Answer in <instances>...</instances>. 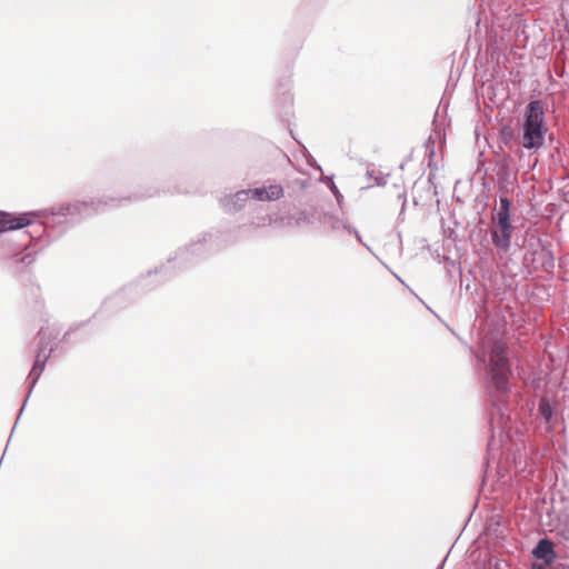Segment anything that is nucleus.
<instances>
[{
	"mask_svg": "<svg viewBox=\"0 0 569 569\" xmlns=\"http://www.w3.org/2000/svg\"><path fill=\"white\" fill-rule=\"evenodd\" d=\"M156 194H158V191L149 192V193H146V194H134L133 198H134V200H139V199H144V198L153 197Z\"/></svg>",
	"mask_w": 569,
	"mask_h": 569,
	"instance_id": "nucleus-19",
	"label": "nucleus"
},
{
	"mask_svg": "<svg viewBox=\"0 0 569 569\" xmlns=\"http://www.w3.org/2000/svg\"><path fill=\"white\" fill-rule=\"evenodd\" d=\"M42 373L41 368L38 369V366L36 368H31L29 376H28V393L27 399L31 395L37 381L39 380L40 376Z\"/></svg>",
	"mask_w": 569,
	"mask_h": 569,
	"instance_id": "nucleus-16",
	"label": "nucleus"
},
{
	"mask_svg": "<svg viewBox=\"0 0 569 569\" xmlns=\"http://www.w3.org/2000/svg\"><path fill=\"white\" fill-rule=\"evenodd\" d=\"M293 219L297 227H302L312 224L317 220H320V214L316 210H301L293 217Z\"/></svg>",
	"mask_w": 569,
	"mask_h": 569,
	"instance_id": "nucleus-12",
	"label": "nucleus"
},
{
	"mask_svg": "<svg viewBox=\"0 0 569 569\" xmlns=\"http://www.w3.org/2000/svg\"><path fill=\"white\" fill-rule=\"evenodd\" d=\"M130 198L118 199L111 197H102L100 199L92 200L91 202L81 201L74 203H66L54 206L49 209H43L40 211L21 213L19 216L0 211V234L6 231L19 230L21 228L30 226V216H39L44 218L43 224L37 226V228L42 231L44 228L49 226L52 227L56 223L67 221L68 217H87L93 212H103L107 209L120 207L123 201H127Z\"/></svg>",
	"mask_w": 569,
	"mask_h": 569,
	"instance_id": "nucleus-2",
	"label": "nucleus"
},
{
	"mask_svg": "<svg viewBox=\"0 0 569 569\" xmlns=\"http://www.w3.org/2000/svg\"><path fill=\"white\" fill-rule=\"evenodd\" d=\"M26 402H27V399L24 400L23 406L20 408V412H19V415H21V412L23 411V408H24V406H26Z\"/></svg>",
	"mask_w": 569,
	"mask_h": 569,
	"instance_id": "nucleus-26",
	"label": "nucleus"
},
{
	"mask_svg": "<svg viewBox=\"0 0 569 569\" xmlns=\"http://www.w3.org/2000/svg\"><path fill=\"white\" fill-rule=\"evenodd\" d=\"M513 227H495L491 230V241L500 250L507 252L511 246Z\"/></svg>",
	"mask_w": 569,
	"mask_h": 569,
	"instance_id": "nucleus-10",
	"label": "nucleus"
},
{
	"mask_svg": "<svg viewBox=\"0 0 569 569\" xmlns=\"http://www.w3.org/2000/svg\"><path fill=\"white\" fill-rule=\"evenodd\" d=\"M250 199L248 189L239 190L232 194L224 196L220 199L222 209L228 213H234L244 208Z\"/></svg>",
	"mask_w": 569,
	"mask_h": 569,
	"instance_id": "nucleus-6",
	"label": "nucleus"
},
{
	"mask_svg": "<svg viewBox=\"0 0 569 569\" xmlns=\"http://www.w3.org/2000/svg\"><path fill=\"white\" fill-rule=\"evenodd\" d=\"M460 283H461V287L462 286H466V289L468 290L469 289V284H467V282H463V279L460 280Z\"/></svg>",
	"mask_w": 569,
	"mask_h": 569,
	"instance_id": "nucleus-22",
	"label": "nucleus"
},
{
	"mask_svg": "<svg viewBox=\"0 0 569 569\" xmlns=\"http://www.w3.org/2000/svg\"><path fill=\"white\" fill-rule=\"evenodd\" d=\"M460 283H461V287L462 286H466V289L468 290L469 289V284H467V282H463V279L460 280Z\"/></svg>",
	"mask_w": 569,
	"mask_h": 569,
	"instance_id": "nucleus-21",
	"label": "nucleus"
},
{
	"mask_svg": "<svg viewBox=\"0 0 569 569\" xmlns=\"http://www.w3.org/2000/svg\"><path fill=\"white\" fill-rule=\"evenodd\" d=\"M536 254L538 259L541 261V268L546 272H552L555 268V258L550 250L542 248L540 251H537Z\"/></svg>",
	"mask_w": 569,
	"mask_h": 569,
	"instance_id": "nucleus-14",
	"label": "nucleus"
},
{
	"mask_svg": "<svg viewBox=\"0 0 569 569\" xmlns=\"http://www.w3.org/2000/svg\"><path fill=\"white\" fill-rule=\"evenodd\" d=\"M38 337H39V351L37 353V357H36L32 368H36L38 366V369L41 368V370L43 371V369L46 367V362H47L48 358L50 357V353L52 352L53 348L51 347L49 352L44 353V351L51 340V335H48L46 329L41 328L39 330Z\"/></svg>",
	"mask_w": 569,
	"mask_h": 569,
	"instance_id": "nucleus-11",
	"label": "nucleus"
},
{
	"mask_svg": "<svg viewBox=\"0 0 569 569\" xmlns=\"http://www.w3.org/2000/svg\"><path fill=\"white\" fill-rule=\"evenodd\" d=\"M489 450H491L492 446H493V438L489 441Z\"/></svg>",
	"mask_w": 569,
	"mask_h": 569,
	"instance_id": "nucleus-25",
	"label": "nucleus"
},
{
	"mask_svg": "<svg viewBox=\"0 0 569 569\" xmlns=\"http://www.w3.org/2000/svg\"><path fill=\"white\" fill-rule=\"evenodd\" d=\"M28 237L32 239V238H33V233H32V232H29V233H28Z\"/></svg>",
	"mask_w": 569,
	"mask_h": 569,
	"instance_id": "nucleus-27",
	"label": "nucleus"
},
{
	"mask_svg": "<svg viewBox=\"0 0 569 569\" xmlns=\"http://www.w3.org/2000/svg\"><path fill=\"white\" fill-rule=\"evenodd\" d=\"M211 236L203 234L197 241L191 242L189 246L179 249L173 259H169L168 262H176L179 266H186L187 263L194 260V257L201 256Z\"/></svg>",
	"mask_w": 569,
	"mask_h": 569,
	"instance_id": "nucleus-4",
	"label": "nucleus"
},
{
	"mask_svg": "<svg viewBox=\"0 0 569 569\" xmlns=\"http://www.w3.org/2000/svg\"><path fill=\"white\" fill-rule=\"evenodd\" d=\"M350 232H352V233L355 234L356 239H357L360 243H362V244H363L368 250H370V248H369V247H368V246L362 241V238H361V236H360V233H359V231H358L357 229L351 228V231H350Z\"/></svg>",
	"mask_w": 569,
	"mask_h": 569,
	"instance_id": "nucleus-18",
	"label": "nucleus"
},
{
	"mask_svg": "<svg viewBox=\"0 0 569 569\" xmlns=\"http://www.w3.org/2000/svg\"><path fill=\"white\" fill-rule=\"evenodd\" d=\"M320 221L326 226L329 227L332 231H337L340 229H345L348 231H351V226L343 221L342 219H339L335 216L325 213L322 218L320 217Z\"/></svg>",
	"mask_w": 569,
	"mask_h": 569,
	"instance_id": "nucleus-13",
	"label": "nucleus"
},
{
	"mask_svg": "<svg viewBox=\"0 0 569 569\" xmlns=\"http://www.w3.org/2000/svg\"><path fill=\"white\" fill-rule=\"evenodd\" d=\"M511 201L507 197H501L499 208L495 210L491 221L495 227H513L510 221Z\"/></svg>",
	"mask_w": 569,
	"mask_h": 569,
	"instance_id": "nucleus-8",
	"label": "nucleus"
},
{
	"mask_svg": "<svg viewBox=\"0 0 569 569\" xmlns=\"http://www.w3.org/2000/svg\"><path fill=\"white\" fill-rule=\"evenodd\" d=\"M545 112L540 100L528 103L522 124L521 146L528 150L539 149L545 141L547 127L545 126Z\"/></svg>",
	"mask_w": 569,
	"mask_h": 569,
	"instance_id": "nucleus-3",
	"label": "nucleus"
},
{
	"mask_svg": "<svg viewBox=\"0 0 569 569\" xmlns=\"http://www.w3.org/2000/svg\"><path fill=\"white\" fill-rule=\"evenodd\" d=\"M399 198H403V202H402V209H403V208H405V206H406V198H405V196H403V194H400V196H399Z\"/></svg>",
	"mask_w": 569,
	"mask_h": 569,
	"instance_id": "nucleus-24",
	"label": "nucleus"
},
{
	"mask_svg": "<svg viewBox=\"0 0 569 569\" xmlns=\"http://www.w3.org/2000/svg\"><path fill=\"white\" fill-rule=\"evenodd\" d=\"M558 543L563 545L569 556V512H561L557 516V523L553 528Z\"/></svg>",
	"mask_w": 569,
	"mask_h": 569,
	"instance_id": "nucleus-9",
	"label": "nucleus"
},
{
	"mask_svg": "<svg viewBox=\"0 0 569 569\" xmlns=\"http://www.w3.org/2000/svg\"><path fill=\"white\" fill-rule=\"evenodd\" d=\"M477 358L486 365L487 370V393L492 405L490 428L492 433L499 429L502 435L509 429L511 421L508 405L511 369L506 357V346L501 341H493L488 359L485 351L481 355L478 353Z\"/></svg>",
	"mask_w": 569,
	"mask_h": 569,
	"instance_id": "nucleus-1",
	"label": "nucleus"
},
{
	"mask_svg": "<svg viewBox=\"0 0 569 569\" xmlns=\"http://www.w3.org/2000/svg\"><path fill=\"white\" fill-rule=\"evenodd\" d=\"M250 199L257 201H276L283 197L284 191L280 184H269L248 189Z\"/></svg>",
	"mask_w": 569,
	"mask_h": 569,
	"instance_id": "nucleus-5",
	"label": "nucleus"
},
{
	"mask_svg": "<svg viewBox=\"0 0 569 569\" xmlns=\"http://www.w3.org/2000/svg\"><path fill=\"white\" fill-rule=\"evenodd\" d=\"M460 283H461V287L462 286H466V289L468 290L469 289V284H467V282H463V279L460 280Z\"/></svg>",
	"mask_w": 569,
	"mask_h": 569,
	"instance_id": "nucleus-23",
	"label": "nucleus"
},
{
	"mask_svg": "<svg viewBox=\"0 0 569 569\" xmlns=\"http://www.w3.org/2000/svg\"><path fill=\"white\" fill-rule=\"evenodd\" d=\"M538 412H539L540 417L546 422H550V420L552 419V417H553V408H552V406L550 405L549 400L546 397H542L539 400Z\"/></svg>",
	"mask_w": 569,
	"mask_h": 569,
	"instance_id": "nucleus-15",
	"label": "nucleus"
},
{
	"mask_svg": "<svg viewBox=\"0 0 569 569\" xmlns=\"http://www.w3.org/2000/svg\"><path fill=\"white\" fill-rule=\"evenodd\" d=\"M34 261H36V254H34L33 252H27V253H24V254L20 258V260H19V262H21V263H23V264H26V266H30V264H32Z\"/></svg>",
	"mask_w": 569,
	"mask_h": 569,
	"instance_id": "nucleus-17",
	"label": "nucleus"
},
{
	"mask_svg": "<svg viewBox=\"0 0 569 569\" xmlns=\"http://www.w3.org/2000/svg\"><path fill=\"white\" fill-rule=\"evenodd\" d=\"M536 559L541 560V565H552L556 560L553 542L547 538L540 539L532 550Z\"/></svg>",
	"mask_w": 569,
	"mask_h": 569,
	"instance_id": "nucleus-7",
	"label": "nucleus"
},
{
	"mask_svg": "<svg viewBox=\"0 0 569 569\" xmlns=\"http://www.w3.org/2000/svg\"><path fill=\"white\" fill-rule=\"evenodd\" d=\"M332 190H333V192H335V194L337 197V200L339 201V198L341 197V194L339 193V191L337 189V186H333Z\"/></svg>",
	"mask_w": 569,
	"mask_h": 569,
	"instance_id": "nucleus-20",
	"label": "nucleus"
}]
</instances>
